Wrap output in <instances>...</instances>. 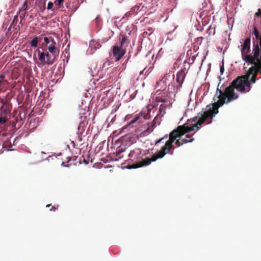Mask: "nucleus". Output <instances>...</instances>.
<instances>
[{
	"instance_id": "1",
	"label": "nucleus",
	"mask_w": 261,
	"mask_h": 261,
	"mask_svg": "<svg viewBox=\"0 0 261 261\" xmlns=\"http://www.w3.org/2000/svg\"><path fill=\"white\" fill-rule=\"evenodd\" d=\"M257 73L255 67H250L244 75L237 77L226 87L224 91L217 87L216 94L213 100L216 102L210 104L206 107L205 111L198 114L200 116H196L188 119L186 123L178 126L169 135V139L166 141L163 147L157 154L153 155L151 158H146L140 161V167L148 166L152 162L158 159L162 158L165 154L170 153L174 147L173 143L176 138L180 137L184 134L193 131L195 129H200L201 125L208 119L212 118L218 113V108L224 103H228L232 100L237 99L239 95L234 92V89L242 93L249 92L251 89V84L256 82ZM218 84V87H219Z\"/></svg>"
},
{
	"instance_id": "2",
	"label": "nucleus",
	"mask_w": 261,
	"mask_h": 261,
	"mask_svg": "<svg viewBox=\"0 0 261 261\" xmlns=\"http://www.w3.org/2000/svg\"><path fill=\"white\" fill-rule=\"evenodd\" d=\"M250 38H247L244 41L242 49V58L246 63L250 64H254L255 61L253 59L252 56L251 55H248L250 51Z\"/></svg>"
},
{
	"instance_id": "3",
	"label": "nucleus",
	"mask_w": 261,
	"mask_h": 261,
	"mask_svg": "<svg viewBox=\"0 0 261 261\" xmlns=\"http://www.w3.org/2000/svg\"><path fill=\"white\" fill-rule=\"evenodd\" d=\"M38 59L42 65H51L55 62L57 56H53L48 51H38Z\"/></svg>"
},
{
	"instance_id": "4",
	"label": "nucleus",
	"mask_w": 261,
	"mask_h": 261,
	"mask_svg": "<svg viewBox=\"0 0 261 261\" xmlns=\"http://www.w3.org/2000/svg\"><path fill=\"white\" fill-rule=\"evenodd\" d=\"M150 111V109L148 108L143 110L139 114L135 116L134 118L129 122L128 125H133L134 124H139L142 123L144 120L149 119ZM137 126V125H134V126Z\"/></svg>"
},
{
	"instance_id": "5",
	"label": "nucleus",
	"mask_w": 261,
	"mask_h": 261,
	"mask_svg": "<svg viewBox=\"0 0 261 261\" xmlns=\"http://www.w3.org/2000/svg\"><path fill=\"white\" fill-rule=\"evenodd\" d=\"M43 40L46 44L48 51L53 56H58L59 53V48L54 39L51 37H45Z\"/></svg>"
},
{
	"instance_id": "6",
	"label": "nucleus",
	"mask_w": 261,
	"mask_h": 261,
	"mask_svg": "<svg viewBox=\"0 0 261 261\" xmlns=\"http://www.w3.org/2000/svg\"><path fill=\"white\" fill-rule=\"evenodd\" d=\"M113 54L116 58V61H118L124 55L125 50L122 49L121 47L115 45L113 47Z\"/></svg>"
},
{
	"instance_id": "7",
	"label": "nucleus",
	"mask_w": 261,
	"mask_h": 261,
	"mask_svg": "<svg viewBox=\"0 0 261 261\" xmlns=\"http://www.w3.org/2000/svg\"><path fill=\"white\" fill-rule=\"evenodd\" d=\"M185 76L186 73L185 69H181L177 73L176 79V83H177L176 86L177 89H179L181 87Z\"/></svg>"
},
{
	"instance_id": "8",
	"label": "nucleus",
	"mask_w": 261,
	"mask_h": 261,
	"mask_svg": "<svg viewBox=\"0 0 261 261\" xmlns=\"http://www.w3.org/2000/svg\"><path fill=\"white\" fill-rule=\"evenodd\" d=\"M141 154V150L139 148H135L131 150L128 154V157L131 160H135L138 159Z\"/></svg>"
},
{
	"instance_id": "9",
	"label": "nucleus",
	"mask_w": 261,
	"mask_h": 261,
	"mask_svg": "<svg viewBox=\"0 0 261 261\" xmlns=\"http://www.w3.org/2000/svg\"><path fill=\"white\" fill-rule=\"evenodd\" d=\"M260 50L258 45L257 44L255 45H254L253 49V56H252L253 60L254 61L256 62H258V60H259V57L260 56Z\"/></svg>"
},
{
	"instance_id": "10",
	"label": "nucleus",
	"mask_w": 261,
	"mask_h": 261,
	"mask_svg": "<svg viewBox=\"0 0 261 261\" xmlns=\"http://www.w3.org/2000/svg\"><path fill=\"white\" fill-rule=\"evenodd\" d=\"M174 79V74L173 73V72L172 71H169V72L168 73H166L164 77H163V82L167 83L168 82H169V85L170 84V82H172Z\"/></svg>"
},
{
	"instance_id": "11",
	"label": "nucleus",
	"mask_w": 261,
	"mask_h": 261,
	"mask_svg": "<svg viewBox=\"0 0 261 261\" xmlns=\"http://www.w3.org/2000/svg\"><path fill=\"white\" fill-rule=\"evenodd\" d=\"M5 74L0 75V89L1 90L5 89L8 84V82L5 79Z\"/></svg>"
},
{
	"instance_id": "12",
	"label": "nucleus",
	"mask_w": 261,
	"mask_h": 261,
	"mask_svg": "<svg viewBox=\"0 0 261 261\" xmlns=\"http://www.w3.org/2000/svg\"><path fill=\"white\" fill-rule=\"evenodd\" d=\"M64 0H55L54 3L56 5V9L58 10L63 7V2Z\"/></svg>"
},
{
	"instance_id": "13",
	"label": "nucleus",
	"mask_w": 261,
	"mask_h": 261,
	"mask_svg": "<svg viewBox=\"0 0 261 261\" xmlns=\"http://www.w3.org/2000/svg\"><path fill=\"white\" fill-rule=\"evenodd\" d=\"M187 139H182L181 140V144L187 143L188 142H192L194 140V138H192V136L190 135H187Z\"/></svg>"
},
{
	"instance_id": "14",
	"label": "nucleus",
	"mask_w": 261,
	"mask_h": 261,
	"mask_svg": "<svg viewBox=\"0 0 261 261\" xmlns=\"http://www.w3.org/2000/svg\"><path fill=\"white\" fill-rule=\"evenodd\" d=\"M125 151V148L124 147H119L116 151V156L119 158H121V156H120V154Z\"/></svg>"
},
{
	"instance_id": "15",
	"label": "nucleus",
	"mask_w": 261,
	"mask_h": 261,
	"mask_svg": "<svg viewBox=\"0 0 261 261\" xmlns=\"http://www.w3.org/2000/svg\"><path fill=\"white\" fill-rule=\"evenodd\" d=\"M38 43V39L37 37H35L31 41L30 44L32 47H36Z\"/></svg>"
},
{
	"instance_id": "16",
	"label": "nucleus",
	"mask_w": 261,
	"mask_h": 261,
	"mask_svg": "<svg viewBox=\"0 0 261 261\" xmlns=\"http://www.w3.org/2000/svg\"><path fill=\"white\" fill-rule=\"evenodd\" d=\"M166 109V106L164 104H162L160 106L159 108V112L160 114L162 115V116H163L165 114V110Z\"/></svg>"
},
{
	"instance_id": "17",
	"label": "nucleus",
	"mask_w": 261,
	"mask_h": 261,
	"mask_svg": "<svg viewBox=\"0 0 261 261\" xmlns=\"http://www.w3.org/2000/svg\"><path fill=\"white\" fill-rule=\"evenodd\" d=\"M253 34L254 35L255 38L260 40L261 35L260 36L258 31L256 29H254L253 32Z\"/></svg>"
},
{
	"instance_id": "18",
	"label": "nucleus",
	"mask_w": 261,
	"mask_h": 261,
	"mask_svg": "<svg viewBox=\"0 0 261 261\" xmlns=\"http://www.w3.org/2000/svg\"><path fill=\"white\" fill-rule=\"evenodd\" d=\"M53 6H54L53 3H52L51 2H49L48 3V4H47V9L48 10H50L52 11H55V9L53 8Z\"/></svg>"
},
{
	"instance_id": "19",
	"label": "nucleus",
	"mask_w": 261,
	"mask_h": 261,
	"mask_svg": "<svg viewBox=\"0 0 261 261\" xmlns=\"http://www.w3.org/2000/svg\"><path fill=\"white\" fill-rule=\"evenodd\" d=\"M82 162H83L85 164H88L89 163V161L86 160L84 156H82L80 158V163H81Z\"/></svg>"
},
{
	"instance_id": "20",
	"label": "nucleus",
	"mask_w": 261,
	"mask_h": 261,
	"mask_svg": "<svg viewBox=\"0 0 261 261\" xmlns=\"http://www.w3.org/2000/svg\"><path fill=\"white\" fill-rule=\"evenodd\" d=\"M127 38L125 36H123L121 40V47L124 45L125 42L126 41Z\"/></svg>"
},
{
	"instance_id": "21",
	"label": "nucleus",
	"mask_w": 261,
	"mask_h": 261,
	"mask_svg": "<svg viewBox=\"0 0 261 261\" xmlns=\"http://www.w3.org/2000/svg\"><path fill=\"white\" fill-rule=\"evenodd\" d=\"M6 122V119L5 117H0V125L5 124Z\"/></svg>"
},
{
	"instance_id": "22",
	"label": "nucleus",
	"mask_w": 261,
	"mask_h": 261,
	"mask_svg": "<svg viewBox=\"0 0 261 261\" xmlns=\"http://www.w3.org/2000/svg\"><path fill=\"white\" fill-rule=\"evenodd\" d=\"M156 102H162L163 103H165L166 102V100L163 99L162 98L160 97H158L156 98Z\"/></svg>"
},
{
	"instance_id": "23",
	"label": "nucleus",
	"mask_w": 261,
	"mask_h": 261,
	"mask_svg": "<svg viewBox=\"0 0 261 261\" xmlns=\"http://www.w3.org/2000/svg\"><path fill=\"white\" fill-rule=\"evenodd\" d=\"M168 137L167 136H164V137L160 139L159 140H158L156 142H155V144L156 145L157 144L159 143L160 142H161L162 141L164 140V139H167Z\"/></svg>"
},
{
	"instance_id": "24",
	"label": "nucleus",
	"mask_w": 261,
	"mask_h": 261,
	"mask_svg": "<svg viewBox=\"0 0 261 261\" xmlns=\"http://www.w3.org/2000/svg\"><path fill=\"white\" fill-rule=\"evenodd\" d=\"M175 144L177 146V147H179L182 144H181V141L179 139H178L176 140Z\"/></svg>"
},
{
	"instance_id": "25",
	"label": "nucleus",
	"mask_w": 261,
	"mask_h": 261,
	"mask_svg": "<svg viewBox=\"0 0 261 261\" xmlns=\"http://www.w3.org/2000/svg\"><path fill=\"white\" fill-rule=\"evenodd\" d=\"M132 14V13L131 11L127 12L126 13H125L123 18L128 17L130 16Z\"/></svg>"
},
{
	"instance_id": "26",
	"label": "nucleus",
	"mask_w": 261,
	"mask_h": 261,
	"mask_svg": "<svg viewBox=\"0 0 261 261\" xmlns=\"http://www.w3.org/2000/svg\"><path fill=\"white\" fill-rule=\"evenodd\" d=\"M58 208V206L56 207L55 206H51V208L50 209V211L55 212Z\"/></svg>"
},
{
	"instance_id": "27",
	"label": "nucleus",
	"mask_w": 261,
	"mask_h": 261,
	"mask_svg": "<svg viewBox=\"0 0 261 261\" xmlns=\"http://www.w3.org/2000/svg\"><path fill=\"white\" fill-rule=\"evenodd\" d=\"M0 135H2L3 136H7V135H9L10 136V134H8V133H2V132H1L0 133Z\"/></svg>"
},
{
	"instance_id": "28",
	"label": "nucleus",
	"mask_w": 261,
	"mask_h": 261,
	"mask_svg": "<svg viewBox=\"0 0 261 261\" xmlns=\"http://www.w3.org/2000/svg\"><path fill=\"white\" fill-rule=\"evenodd\" d=\"M153 128L152 126H150V127H148V129L146 130L148 133H150L152 130Z\"/></svg>"
},
{
	"instance_id": "29",
	"label": "nucleus",
	"mask_w": 261,
	"mask_h": 261,
	"mask_svg": "<svg viewBox=\"0 0 261 261\" xmlns=\"http://www.w3.org/2000/svg\"><path fill=\"white\" fill-rule=\"evenodd\" d=\"M220 71L223 73L224 71V66L222 65L220 68Z\"/></svg>"
},
{
	"instance_id": "30",
	"label": "nucleus",
	"mask_w": 261,
	"mask_h": 261,
	"mask_svg": "<svg viewBox=\"0 0 261 261\" xmlns=\"http://www.w3.org/2000/svg\"><path fill=\"white\" fill-rule=\"evenodd\" d=\"M212 29L211 28H210L208 30H207V33H208V34L210 35V34H211L212 33Z\"/></svg>"
},
{
	"instance_id": "31",
	"label": "nucleus",
	"mask_w": 261,
	"mask_h": 261,
	"mask_svg": "<svg viewBox=\"0 0 261 261\" xmlns=\"http://www.w3.org/2000/svg\"><path fill=\"white\" fill-rule=\"evenodd\" d=\"M45 3H44V7H43L42 11H43L45 9Z\"/></svg>"
},
{
	"instance_id": "32",
	"label": "nucleus",
	"mask_w": 261,
	"mask_h": 261,
	"mask_svg": "<svg viewBox=\"0 0 261 261\" xmlns=\"http://www.w3.org/2000/svg\"><path fill=\"white\" fill-rule=\"evenodd\" d=\"M51 206V205L50 204H47V205H46V207H50V206Z\"/></svg>"
},
{
	"instance_id": "33",
	"label": "nucleus",
	"mask_w": 261,
	"mask_h": 261,
	"mask_svg": "<svg viewBox=\"0 0 261 261\" xmlns=\"http://www.w3.org/2000/svg\"><path fill=\"white\" fill-rule=\"evenodd\" d=\"M198 39H200V40H202L203 39V37H199V38H198Z\"/></svg>"
},
{
	"instance_id": "34",
	"label": "nucleus",
	"mask_w": 261,
	"mask_h": 261,
	"mask_svg": "<svg viewBox=\"0 0 261 261\" xmlns=\"http://www.w3.org/2000/svg\"><path fill=\"white\" fill-rule=\"evenodd\" d=\"M144 70H145V69H144L143 71H141V72H140V74H141L143 73V71H144Z\"/></svg>"
},
{
	"instance_id": "35",
	"label": "nucleus",
	"mask_w": 261,
	"mask_h": 261,
	"mask_svg": "<svg viewBox=\"0 0 261 261\" xmlns=\"http://www.w3.org/2000/svg\"><path fill=\"white\" fill-rule=\"evenodd\" d=\"M170 153H171V154H173V151H171V152H170Z\"/></svg>"
}]
</instances>
